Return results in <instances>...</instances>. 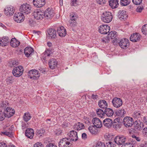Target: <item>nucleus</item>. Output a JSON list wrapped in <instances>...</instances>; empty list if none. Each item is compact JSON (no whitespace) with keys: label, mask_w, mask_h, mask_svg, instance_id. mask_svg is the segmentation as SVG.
<instances>
[{"label":"nucleus","mask_w":147,"mask_h":147,"mask_svg":"<svg viewBox=\"0 0 147 147\" xmlns=\"http://www.w3.org/2000/svg\"><path fill=\"white\" fill-rule=\"evenodd\" d=\"M98 31L101 34H106L110 30V27L106 25H103L99 27Z\"/></svg>","instance_id":"obj_11"},{"label":"nucleus","mask_w":147,"mask_h":147,"mask_svg":"<svg viewBox=\"0 0 147 147\" xmlns=\"http://www.w3.org/2000/svg\"><path fill=\"white\" fill-rule=\"evenodd\" d=\"M140 35L138 33H134L130 37V40L133 42H137L140 39Z\"/></svg>","instance_id":"obj_23"},{"label":"nucleus","mask_w":147,"mask_h":147,"mask_svg":"<svg viewBox=\"0 0 147 147\" xmlns=\"http://www.w3.org/2000/svg\"><path fill=\"white\" fill-rule=\"evenodd\" d=\"M28 77L31 79L36 80L40 76L38 71L36 69H32L28 72Z\"/></svg>","instance_id":"obj_5"},{"label":"nucleus","mask_w":147,"mask_h":147,"mask_svg":"<svg viewBox=\"0 0 147 147\" xmlns=\"http://www.w3.org/2000/svg\"><path fill=\"white\" fill-rule=\"evenodd\" d=\"M24 120L27 122L29 121L31 118V116L30 113L28 112L24 114L23 117Z\"/></svg>","instance_id":"obj_37"},{"label":"nucleus","mask_w":147,"mask_h":147,"mask_svg":"<svg viewBox=\"0 0 147 147\" xmlns=\"http://www.w3.org/2000/svg\"><path fill=\"white\" fill-rule=\"evenodd\" d=\"M97 115L100 117H102L104 115V111L100 109H98L96 110Z\"/></svg>","instance_id":"obj_43"},{"label":"nucleus","mask_w":147,"mask_h":147,"mask_svg":"<svg viewBox=\"0 0 147 147\" xmlns=\"http://www.w3.org/2000/svg\"><path fill=\"white\" fill-rule=\"evenodd\" d=\"M123 123L126 127H131L134 123L133 119L129 117H126L123 119Z\"/></svg>","instance_id":"obj_6"},{"label":"nucleus","mask_w":147,"mask_h":147,"mask_svg":"<svg viewBox=\"0 0 147 147\" xmlns=\"http://www.w3.org/2000/svg\"><path fill=\"white\" fill-rule=\"evenodd\" d=\"M126 140V137L122 135L116 136L114 139L115 142L119 146L122 145Z\"/></svg>","instance_id":"obj_3"},{"label":"nucleus","mask_w":147,"mask_h":147,"mask_svg":"<svg viewBox=\"0 0 147 147\" xmlns=\"http://www.w3.org/2000/svg\"><path fill=\"white\" fill-rule=\"evenodd\" d=\"M45 0H33V3L34 5L37 7H41L45 4Z\"/></svg>","instance_id":"obj_16"},{"label":"nucleus","mask_w":147,"mask_h":147,"mask_svg":"<svg viewBox=\"0 0 147 147\" xmlns=\"http://www.w3.org/2000/svg\"><path fill=\"white\" fill-rule=\"evenodd\" d=\"M45 132V130L43 128L40 129H38L36 131L37 135H39L40 136H42V135Z\"/></svg>","instance_id":"obj_44"},{"label":"nucleus","mask_w":147,"mask_h":147,"mask_svg":"<svg viewBox=\"0 0 147 147\" xmlns=\"http://www.w3.org/2000/svg\"><path fill=\"white\" fill-rule=\"evenodd\" d=\"M117 33L115 31L111 32L108 34V37L110 39H114L113 41V43L114 45L117 44V42L118 41V40L117 38Z\"/></svg>","instance_id":"obj_13"},{"label":"nucleus","mask_w":147,"mask_h":147,"mask_svg":"<svg viewBox=\"0 0 147 147\" xmlns=\"http://www.w3.org/2000/svg\"><path fill=\"white\" fill-rule=\"evenodd\" d=\"M34 15L35 19L38 20H41L44 16L43 13L41 11L34 12Z\"/></svg>","instance_id":"obj_22"},{"label":"nucleus","mask_w":147,"mask_h":147,"mask_svg":"<svg viewBox=\"0 0 147 147\" xmlns=\"http://www.w3.org/2000/svg\"><path fill=\"white\" fill-rule=\"evenodd\" d=\"M113 16L111 12L109 11L104 12L101 15V19L104 22L109 23L112 20Z\"/></svg>","instance_id":"obj_1"},{"label":"nucleus","mask_w":147,"mask_h":147,"mask_svg":"<svg viewBox=\"0 0 147 147\" xmlns=\"http://www.w3.org/2000/svg\"><path fill=\"white\" fill-rule=\"evenodd\" d=\"M94 125L90 126L88 127L89 131L93 135L97 134L98 133V129Z\"/></svg>","instance_id":"obj_32"},{"label":"nucleus","mask_w":147,"mask_h":147,"mask_svg":"<svg viewBox=\"0 0 147 147\" xmlns=\"http://www.w3.org/2000/svg\"><path fill=\"white\" fill-rule=\"evenodd\" d=\"M4 113H5L6 117L9 118L13 115L15 113V111L12 108H10L7 107L4 110Z\"/></svg>","instance_id":"obj_18"},{"label":"nucleus","mask_w":147,"mask_h":147,"mask_svg":"<svg viewBox=\"0 0 147 147\" xmlns=\"http://www.w3.org/2000/svg\"><path fill=\"white\" fill-rule=\"evenodd\" d=\"M47 33L49 38H54L56 36V32L54 29L50 28L48 30Z\"/></svg>","instance_id":"obj_20"},{"label":"nucleus","mask_w":147,"mask_h":147,"mask_svg":"<svg viewBox=\"0 0 147 147\" xmlns=\"http://www.w3.org/2000/svg\"><path fill=\"white\" fill-rule=\"evenodd\" d=\"M110 39L109 37H108V36H106L102 40V42H105V43H108L110 41Z\"/></svg>","instance_id":"obj_50"},{"label":"nucleus","mask_w":147,"mask_h":147,"mask_svg":"<svg viewBox=\"0 0 147 147\" xmlns=\"http://www.w3.org/2000/svg\"><path fill=\"white\" fill-rule=\"evenodd\" d=\"M98 104L100 107L102 109H105L107 107V103L105 100L99 101Z\"/></svg>","instance_id":"obj_33"},{"label":"nucleus","mask_w":147,"mask_h":147,"mask_svg":"<svg viewBox=\"0 0 147 147\" xmlns=\"http://www.w3.org/2000/svg\"><path fill=\"white\" fill-rule=\"evenodd\" d=\"M96 147H106L104 143L100 141H98L96 144Z\"/></svg>","instance_id":"obj_46"},{"label":"nucleus","mask_w":147,"mask_h":147,"mask_svg":"<svg viewBox=\"0 0 147 147\" xmlns=\"http://www.w3.org/2000/svg\"><path fill=\"white\" fill-rule=\"evenodd\" d=\"M142 31L144 34L147 35V24H145L142 26Z\"/></svg>","instance_id":"obj_45"},{"label":"nucleus","mask_w":147,"mask_h":147,"mask_svg":"<svg viewBox=\"0 0 147 147\" xmlns=\"http://www.w3.org/2000/svg\"><path fill=\"white\" fill-rule=\"evenodd\" d=\"M70 142L69 139L66 137L61 139L59 143V147H69Z\"/></svg>","instance_id":"obj_9"},{"label":"nucleus","mask_w":147,"mask_h":147,"mask_svg":"<svg viewBox=\"0 0 147 147\" xmlns=\"http://www.w3.org/2000/svg\"><path fill=\"white\" fill-rule=\"evenodd\" d=\"M132 1L135 5H138L141 4L142 2V0H132Z\"/></svg>","instance_id":"obj_48"},{"label":"nucleus","mask_w":147,"mask_h":147,"mask_svg":"<svg viewBox=\"0 0 147 147\" xmlns=\"http://www.w3.org/2000/svg\"><path fill=\"white\" fill-rule=\"evenodd\" d=\"M92 122L93 125L97 128H101L102 125V124L101 120L99 118L95 117L92 120Z\"/></svg>","instance_id":"obj_15"},{"label":"nucleus","mask_w":147,"mask_h":147,"mask_svg":"<svg viewBox=\"0 0 147 147\" xmlns=\"http://www.w3.org/2000/svg\"><path fill=\"white\" fill-rule=\"evenodd\" d=\"M77 0H72L71 5L72 6H76V4Z\"/></svg>","instance_id":"obj_63"},{"label":"nucleus","mask_w":147,"mask_h":147,"mask_svg":"<svg viewBox=\"0 0 147 147\" xmlns=\"http://www.w3.org/2000/svg\"><path fill=\"white\" fill-rule=\"evenodd\" d=\"M50 51L48 50H47L45 51V56H49L50 55Z\"/></svg>","instance_id":"obj_62"},{"label":"nucleus","mask_w":147,"mask_h":147,"mask_svg":"<svg viewBox=\"0 0 147 147\" xmlns=\"http://www.w3.org/2000/svg\"><path fill=\"white\" fill-rule=\"evenodd\" d=\"M113 106L116 108H118L122 105L123 102L121 99L117 98H114L112 101Z\"/></svg>","instance_id":"obj_10"},{"label":"nucleus","mask_w":147,"mask_h":147,"mask_svg":"<svg viewBox=\"0 0 147 147\" xmlns=\"http://www.w3.org/2000/svg\"><path fill=\"white\" fill-rule=\"evenodd\" d=\"M67 135L69 137L68 139L71 141H76L78 140L77 133L75 131L73 130L71 131L67 134Z\"/></svg>","instance_id":"obj_12"},{"label":"nucleus","mask_w":147,"mask_h":147,"mask_svg":"<svg viewBox=\"0 0 147 147\" xmlns=\"http://www.w3.org/2000/svg\"><path fill=\"white\" fill-rule=\"evenodd\" d=\"M7 84H12L14 82V78L12 76H10L7 78L6 80Z\"/></svg>","instance_id":"obj_42"},{"label":"nucleus","mask_w":147,"mask_h":147,"mask_svg":"<svg viewBox=\"0 0 147 147\" xmlns=\"http://www.w3.org/2000/svg\"><path fill=\"white\" fill-rule=\"evenodd\" d=\"M131 137L133 138H135L136 140L138 142H140L141 140V138L140 137L136 136L134 134L132 135H131Z\"/></svg>","instance_id":"obj_55"},{"label":"nucleus","mask_w":147,"mask_h":147,"mask_svg":"<svg viewBox=\"0 0 147 147\" xmlns=\"http://www.w3.org/2000/svg\"><path fill=\"white\" fill-rule=\"evenodd\" d=\"M115 113L117 115L120 117H123L126 114V111L124 109H121L117 111Z\"/></svg>","instance_id":"obj_35"},{"label":"nucleus","mask_w":147,"mask_h":147,"mask_svg":"<svg viewBox=\"0 0 147 147\" xmlns=\"http://www.w3.org/2000/svg\"><path fill=\"white\" fill-rule=\"evenodd\" d=\"M44 16L47 19H51L54 15L53 10L50 8H47L44 12Z\"/></svg>","instance_id":"obj_14"},{"label":"nucleus","mask_w":147,"mask_h":147,"mask_svg":"<svg viewBox=\"0 0 147 147\" xmlns=\"http://www.w3.org/2000/svg\"><path fill=\"white\" fill-rule=\"evenodd\" d=\"M143 9V8L142 7L139 6L137 8L136 11L137 12H141Z\"/></svg>","instance_id":"obj_61"},{"label":"nucleus","mask_w":147,"mask_h":147,"mask_svg":"<svg viewBox=\"0 0 147 147\" xmlns=\"http://www.w3.org/2000/svg\"><path fill=\"white\" fill-rule=\"evenodd\" d=\"M23 14L21 12L16 13L13 16L14 20L18 23H20L23 22L24 20Z\"/></svg>","instance_id":"obj_8"},{"label":"nucleus","mask_w":147,"mask_h":147,"mask_svg":"<svg viewBox=\"0 0 147 147\" xmlns=\"http://www.w3.org/2000/svg\"><path fill=\"white\" fill-rule=\"evenodd\" d=\"M1 135H5L9 136H10L11 135V133L9 132L3 131L1 133Z\"/></svg>","instance_id":"obj_58"},{"label":"nucleus","mask_w":147,"mask_h":147,"mask_svg":"<svg viewBox=\"0 0 147 147\" xmlns=\"http://www.w3.org/2000/svg\"><path fill=\"white\" fill-rule=\"evenodd\" d=\"M28 24L31 26H34L36 25L35 22L32 20H30L28 22Z\"/></svg>","instance_id":"obj_53"},{"label":"nucleus","mask_w":147,"mask_h":147,"mask_svg":"<svg viewBox=\"0 0 147 147\" xmlns=\"http://www.w3.org/2000/svg\"><path fill=\"white\" fill-rule=\"evenodd\" d=\"M34 52V49L30 47H27L24 49V53L26 57H28Z\"/></svg>","instance_id":"obj_24"},{"label":"nucleus","mask_w":147,"mask_h":147,"mask_svg":"<svg viewBox=\"0 0 147 147\" xmlns=\"http://www.w3.org/2000/svg\"><path fill=\"white\" fill-rule=\"evenodd\" d=\"M57 32L59 36L61 37L65 36L66 34V30L64 27L63 26L58 28Z\"/></svg>","instance_id":"obj_21"},{"label":"nucleus","mask_w":147,"mask_h":147,"mask_svg":"<svg viewBox=\"0 0 147 147\" xmlns=\"http://www.w3.org/2000/svg\"><path fill=\"white\" fill-rule=\"evenodd\" d=\"M5 117L6 116L5 113L1 111H0V121L3 120Z\"/></svg>","instance_id":"obj_47"},{"label":"nucleus","mask_w":147,"mask_h":147,"mask_svg":"<svg viewBox=\"0 0 147 147\" xmlns=\"http://www.w3.org/2000/svg\"><path fill=\"white\" fill-rule=\"evenodd\" d=\"M103 125L105 127L109 128L112 125L113 121L111 119L107 118L103 120Z\"/></svg>","instance_id":"obj_27"},{"label":"nucleus","mask_w":147,"mask_h":147,"mask_svg":"<svg viewBox=\"0 0 147 147\" xmlns=\"http://www.w3.org/2000/svg\"><path fill=\"white\" fill-rule=\"evenodd\" d=\"M22 129H24L28 127L27 124H26L25 122H22Z\"/></svg>","instance_id":"obj_59"},{"label":"nucleus","mask_w":147,"mask_h":147,"mask_svg":"<svg viewBox=\"0 0 147 147\" xmlns=\"http://www.w3.org/2000/svg\"><path fill=\"white\" fill-rule=\"evenodd\" d=\"M132 117L135 119H138L141 116V112L138 111H136L134 112L132 115Z\"/></svg>","instance_id":"obj_39"},{"label":"nucleus","mask_w":147,"mask_h":147,"mask_svg":"<svg viewBox=\"0 0 147 147\" xmlns=\"http://www.w3.org/2000/svg\"><path fill=\"white\" fill-rule=\"evenodd\" d=\"M136 123L135 126V129L138 131L141 130L144 127L143 123L140 120L136 121Z\"/></svg>","instance_id":"obj_31"},{"label":"nucleus","mask_w":147,"mask_h":147,"mask_svg":"<svg viewBox=\"0 0 147 147\" xmlns=\"http://www.w3.org/2000/svg\"><path fill=\"white\" fill-rule=\"evenodd\" d=\"M118 43L120 47L123 49H127L129 45V40L126 38L121 39Z\"/></svg>","instance_id":"obj_7"},{"label":"nucleus","mask_w":147,"mask_h":147,"mask_svg":"<svg viewBox=\"0 0 147 147\" xmlns=\"http://www.w3.org/2000/svg\"><path fill=\"white\" fill-rule=\"evenodd\" d=\"M118 0H110L109 1V5L112 9H115L118 7L119 6Z\"/></svg>","instance_id":"obj_25"},{"label":"nucleus","mask_w":147,"mask_h":147,"mask_svg":"<svg viewBox=\"0 0 147 147\" xmlns=\"http://www.w3.org/2000/svg\"><path fill=\"white\" fill-rule=\"evenodd\" d=\"M107 147H115L113 143L111 141H109L106 143Z\"/></svg>","instance_id":"obj_56"},{"label":"nucleus","mask_w":147,"mask_h":147,"mask_svg":"<svg viewBox=\"0 0 147 147\" xmlns=\"http://www.w3.org/2000/svg\"><path fill=\"white\" fill-rule=\"evenodd\" d=\"M117 15L118 18L120 20H125L127 17L126 11L123 10H119Z\"/></svg>","instance_id":"obj_17"},{"label":"nucleus","mask_w":147,"mask_h":147,"mask_svg":"<svg viewBox=\"0 0 147 147\" xmlns=\"http://www.w3.org/2000/svg\"><path fill=\"white\" fill-rule=\"evenodd\" d=\"M70 20L76 22L78 16V15L75 13L71 12L70 13Z\"/></svg>","instance_id":"obj_38"},{"label":"nucleus","mask_w":147,"mask_h":147,"mask_svg":"<svg viewBox=\"0 0 147 147\" xmlns=\"http://www.w3.org/2000/svg\"><path fill=\"white\" fill-rule=\"evenodd\" d=\"M142 133L144 136L147 137V127H146L143 129Z\"/></svg>","instance_id":"obj_52"},{"label":"nucleus","mask_w":147,"mask_h":147,"mask_svg":"<svg viewBox=\"0 0 147 147\" xmlns=\"http://www.w3.org/2000/svg\"><path fill=\"white\" fill-rule=\"evenodd\" d=\"M46 147H57L53 143H49L47 144Z\"/></svg>","instance_id":"obj_60"},{"label":"nucleus","mask_w":147,"mask_h":147,"mask_svg":"<svg viewBox=\"0 0 147 147\" xmlns=\"http://www.w3.org/2000/svg\"><path fill=\"white\" fill-rule=\"evenodd\" d=\"M62 133V131L59 129L57 130L56 132V134L57 135H59L61 134Z\"/></svg>","instance_id":"obj_64"},{"label":"nucleus","mask_w":147,"mask_h":147,"mask_svg":"<svg viewBox=\"0 0 147 147\" xmlns=\"http://www.w3.org/2000/svg\"><path fill=\"white\" fill-rule=\"evenodd\" d=\"M97 3L100 5H103L106 3V0H96Z\"/></svg>","instance_id":"obj_54"},{"label":"nucleus","mask_w":147,"mask_h":147,"mask_svg":"<svg viewBox=\"0 0 147 147\" xmlns=\"http://www.w3.org/2000/svg\"><path fill=\"white\" fill-rule=\"evenodd\" d=\"M49 67L52 69H54L57 67V62L55 59H52L49 61Z\"/></svg>","instance_id":"obj_26"},{"label":"nucleus","mask_w":147,"mask_h":147,"mask_svg":"<svg viewBox=\"0 0 147 147\" xmlns=\"http://www.w3.org/2000/svg\"><path fill=\"white\" fill-rule=\"evenodd\" d=\"M31 6L29 4H23L20 6V11L22 13L28 14L31 13Z\"/></svg>","instance_id":"obj_2"},{"label":"nucleus","mask_w":147,"mask_h":147,"mask_svg":"<svg viewBox=\"0 0 147 147\" xmlns=\"http://www.w3.org/2000/svg\"><path fill=\"white\" fill-rule=\"evenodd\" d=\"M34 147H43V145L41 143L38 142L34 144Z\"/></svg>","instance_id":"obj_57"},{"label":"nucleus","mask_w":147,"mask_h":147,"mask_svg":"<svg viewBox=\"0 0 147 147\" xmlns=\"http://www.w3.org/2000/svg\"><path fill=\"white\" fill-rule=\"evenodd\" d=\"M24 71L23 67L20 66L15 67L12 71V73L14 76L18 77L22 74Z\"/></svg>","instance_id":"obj_4"},{"label":"nucleus","mask_w":147,"mask_h":147,"mask_svg":"<svg viewBox=\"0 0 147 147\" xmlns=\"http://www.w3.org/2000/svg\"><path fill=\"white\" fill-rule=\"evenodd\" d=\"M84 125L83 123L78 122L74 126V128L77 130H80L84 128Z\"/></svg>","instance_id":"obj_36"},{"label":"nucleus","mask_w":147,"mask_h":147,"mask_svg":"<svg viewBox=\"0 0 147 147\" xmlns=\"http://www.w3.org/2000/svg\"><path fill=\"white\" fill-rule=\"evenodd\" d=\"M130 2V0H121L120 4L122 6H125L128 5Z\"/></svg>","instance_id":"obj_41"},{"label":"nucleus","mask_w":147,"mask_h":147,"mask_svg":"<svg viewBox=\"0 0 147 147\" xmlns=\"http://www.w3.org/2000/svg\"><path fill=\"white\" fill-rule=\"evenodd\" d=\"M34 131L31 128L27 129L26 130L25 135L30 138H32L34 135Z\"/></svg>","instance_id":"obj_28"},{"label":"nucleus","mask_w":147,"mask_h":147,"mask_svg":"<svg viewBox=\"0 0 147 147\" xmlns=\"http://www.w3.org/2000/svg\"><path fill=\"white\" fill-rule=\"evenodd\" d=\"M9 41L10 40L8 37H3L0 40V46H5L7 45Z\"/></svg>","instance_id":"obj_29"},{"label":"nucleus","mask_w":147,"mask_h":147,"mask_svg":"<svg viewBox=\"0 0 147 147\" xmlns=\"http://www.w3.org/2000/svg\"><path fill=\"white\" fill-rule=\"evenodd\" d=\"M20 42L14 38H12L10 41V45L13 47H16L19 46Z\"/></svg>","instance_id":"obj_30"},{"label":"nucleus","mask_w":147,"mask_h":147,"mask_svg":"<svg viewBox=\"0 0 147 147\" xmlns=\"http://www.w3.org/2000/svg\"><path fill=\"white\" fill-rule=\"evenodd\" d=\"M69 26L71 27H74L76 26L77 25V23L76 22L70 20L69 21Z\"/></svg>","instance_id":"obj_51"},{"label":"nucleus","mask_w":147,"mask_h":147,"mask_svg":"<svg viewBox=\"0 0 147 147\" xmlns=\"http://www.w3.org/2000/svg\"><path fill=\"white\" fill-rule=\"evenodd\" d=\"M9 103L7 101H3L0 104V107L2 109H5L8 105Z\"/></svg>","instance_id":"obj_40"},{"label":"nucleus","mask_w":147,"mask_h":147,"mask_svg":"<svg viewBox=\"0 0 147 147\" xmlns=\"http://www.w3.org/2000/svg\"><path fill=\"white\" fill-rule=\"evenodd\" d=\"M114 113L113 110L110 108H107L105 109L104 114H106L107 116L111 117L113 116Z\"/></svg>","instance_id":"obj_34"},{"label":"nucleus","mask_w":147,"mask_h":147,"mask_svg":"<svg viewBox=\"0 0 147 147\" xmlns=\"http://www.w3.org/2000/svg\"><path fill=\"white\" fill-rule=\"evenodd\" d=\"M133 144L131 142L126 143L124 146L122 147H134Z\"/></svg>","instance_id":"obj_49"},{"label":"nucleus","mask_w":147,"mask_h":147,"mask_svg":"<svg viewBox=\"0 0 147 147\" xmlns=\"http://www.w3.org/2000/svg\"><path fill=\"white\" fill-rule=\"evenodd\" d=\"M5 14L7 16H11L13 15L14 12L13 6H11L6 7L5 9Z\"/></svg>","instance_id":"obj_19"}]
</instances>
